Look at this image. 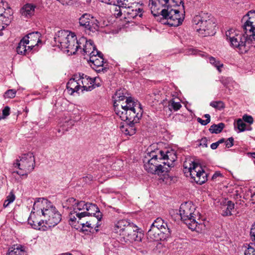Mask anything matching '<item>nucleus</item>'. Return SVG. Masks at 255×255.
Returning a JSON list of instances; mask_svg holds the SVG:
<instances>
[{
    "label": "nucleus",
    "mask_w": 255,
    "mask_h": 255,
    "mask_svg": "<svg viewBox=\"0 0 255 255\" xmlns=\"http://www.w3.org/2000/svg\"><path fill=\"white\" fill-rule=\"evenodd\" d=\"M61 215L47 199L39 198L34 201L28 222L34 229L46 231L57 225Z\"/></svg>",
    "instance_id": "f257e3e1"
},
{
    "label": "nucleus",
    "mask_w": 255,
    "mask_h": 255,
    "mask_svg": "<svg viewBox=\"0 0 255 255\" xmlns=\"http://www.w3.org/2000/svg\"><path fill=\"white\" fill-rule=\"evenodd\" d=\"M183 4V0H149L148 6L153 15L162 16V24L176 27L184 19Z\"/></svg>",
    "instance_id": "f03ea898"
},
{
    "label": "nucleus",
    "mask_w": 255,
    "mask_h": 255,
    "mask_svg": "<svg viewBox=\"0 0 255 255\" xmlns=\"http://www.w3.org/2000/svg\"><path fill=\"white\" fill-rule=\"evenodd\" d=\"M176 159L173 150H152L145 154L143 159L144 168L148 173L159 175L168 172Z\"/></svg>",
    "instance_id": "7ed1b4c3"
},
{
    "label": "nucleus",
    "mask_w": 255,
    "mask_h": 255,
    "mask_svg": "<svg viewBox=\"0 0 255 255\" xmlns=\"http://www.w3.org/2000/svg\"><path fill=\"white\" fill-rule=\"evenodd\" d=\"M125 89L117 90L114 96V107L115 113L120 118L127 119L129 117L131 120H137L141 113V105L137 100L126 96Z\"/></svg>",
    "instance_id": "20e7f679"
},
{
    "label": "nucleus",
    "mask_w": 255,
    "mask_h": 255,
    "mask_svg": "<svg viewBox=\"0 0 255 255\" xmlns=\"http://www.w3.org/2000/svg\"><path fill=\"white\" fill-rule=\"evenodd\" d=\"M226 40L230 46L241 54L247 52L250 47V42L248 33H244L239 30L231 28L226 32Z\"/></svg>",
    "instance_id": "39448f33"
},
{
    "label": "nucleus",
    "mask_w": 255,
    "mask_h": 255,
    "mask_svg": "<svg viewBox=\"0 0 255 255\" xmlns=\"http://www.w3.org/2000/svg\"><path fill=\"white\" fill-rule=\"evenodd\" d=\"M55 44L59 48L70 54H75L77 51L76 45L78 39L74 32L68 30H60L55 33Z\"/></svg>",
    "instance_id": "423d86ee"
},
{
    "label": "nucleus",
    "mask_w": 255,
    "mask_h": 255,
    "mask_svg": "<svg viewBox=\"0 0 255 255\" xmlns=\"http://www.w3.org/2000/svg\"><path fill=\"white\" fill-rule=\"evenodd\" d=\"M195 211V207L191 202H185L180 205L179 214L181 219L190 229L200 232L205 226L196 221L194 217Z\"/></svg>",
    "instance_id": "0eeeda50"
},
{
    "label": "nucleus",
    "mask_w": 255,
    "mask_h": 255,
    "mask_svg": "<svg viewBox=\"0 0 255 255\" xmlns=\"http://www.w3.org/2000/svg\"><path fill=\"white\" fill-rule=\"evenodd\" d=\"M88 202L79 201L74 198H69L66 200L64 207L69 209V220L72 222L76 221L77 218L79 220L85 217Z\"/></svg>",
    "instance_id": "6e6552de"
},
{
    "label": "nucleus",
    "mask_w": 255,
    "mask_h": 255,
    "mask_svg": "<svg viewBox=\"0 0 255 255\" xmlns=\"http://www.w3.org/2000/svg\"><path fill=\"white\" fill-rule=\"evenodd\" d=\"M193 22L196 25L197 31L201 36L213 35L215 33L214 29L216 24L208 14L196 15L194 18Z\"/></svg>",
    "instance_id": "1a4fd4ad"
},
{
    "label": "nucleus",
    "mask_w": 255,
    "mask_h": 255,
    "mask_svg": "<svg viewBox=\"0 0 255 255\" xmlns=\"http://www.w3.org/2000/svg\"><path fill=\"white\" fill-rule=\"evenodd\" d=\"M13 166L19 169V171L15 172L17 174L21 176L27 175L35 166V158L33 153L28 152L22 154L16 159L13 163Z\"/></svg>",
    "instance_id": "9d476101"
},
{
    "label": "nucleus",
    "mask_w": 255,
    "mask_h": 255,
    "mask_svg": "<svg viewBox=\"0 0 255 255\" xmlns=\"http://www.w3.org/2000/svg\"><path fill=\"white\" fill-rule=\"evenodd\" d=\"M77 47V52H80L84 56L87 55L89 56L94 55V54H98L100 53L93 42L91 39L87 40L85 37H81L78 39V41L76 45Z\"/></svg>",
    "instance_id": "9b49d317"
},
{
    "label": "nucleus",
    "mask_w": 255,
    "mask_h": 255,
    "mask_svg": "<svg viewBox=\"0 0 255 255\" xmlns=\"http://www.w3.org/2000/svg\"><path fill=\"white\" fill-rule=\"evenodd\" d=\"M191 178L196 183L201 185L207 180L208 174L201 165L192 162L187 168Z\"/></svg>",
    "instance_id": "f8f14e48"
},
{
    "label": "nucleus",
    "mask_w": 255,
    "mask_h": 255,
    "mask_svg": "<svg viewBox=\"0 0 255 255\" xmlns=\"http://www.w3.org/2000/svg\"><path fill=\"white\" fill-rule=\"evenodd\" d=\"M244 29L246 33L249 34L250 39L255 46V10H252L243 17Z\"/></svg>",
    "instance_id": "ddd939ff"
},
{
    "label": "nucleus",
    "mask_w": 255,
    "mask_h": 255,
    "mask_svg": "<svg viewBox=\"0 0 255 255\" xmlns=\"http://www.w3.org/2000/svg\"><path fill=\"white\" fill-rule=\"evenodd\" d=\"M137 230V227L133 223H131L122 236L129 242H140L142 235Z\"/></svg>",
    "instance_id": "4468645a"
},
{
    "label": "nucleus",
    "mask_w": 255,
    "mask_h": 255,
    "mask_svg": "<svg viewBox=\"0 0 255 255\" xmlns=\"http://www.w3.org/2000/svg\"><path fill=\"white\" fill-rule=\"evenodd\" d=\"M143 110L141 109V113L139 117L137 118V120H131L129 119V117L128 116L127 119H123L121 118L122 121H126L127 124L125 125L121 126L122 132L127 135H132L135 133V128L134 126V124L138 122L139 119L142 117L143 114Z\"/></svg>",
    "instance_id": "2eb2a0df"
},
{
    "label": "nucleus",
    "mask_w": 255,
    "mask_h": 255,
    "mask_svg": "<svg viewBox=\"0 0 255 255\" xmlns=\"http://www.w3.org/2000/svg\"><path fill=\"white\" fill-rule=\"evenodd\" d=\"M170 234L167 233L165 231L160 230L150 226V229L147 232V237L151 241H158L164 240L169 236Z\"/></svg>",
    "instance_id": "dca6fc26"
},
{
    "label": "nucleus",
    "mask_w": 255,
    "mask_h": 255,
    "mask_svg": "<svg viewBox=\"0 0 255 255\" xmlns=\"http://www.w3.org/2000/svg\"><path fill=\"white\" fill-rule=\"evenodd\" d=\"M89 61L91 67L97 72H100L106 70V68H103L104 58L102 53L100 52L98 54L91 56Z\"/></svg>",
    "instance_id": "f3484780"
},
{
    "label": "nucleus",
    "mask_w": 255,
    "mask_h": 255,
    "mask_svg": "<svg viewBox=\"0 0 255 255\" xmlns=\"http://www.w3.org/2000/svg\"><path fill=\"white\" fill-rule=\"evenodd\" d=\"M67 89L70 94L74 93H79L81 91V87L80 83V78L78 74L75 75L71 78L67 83Z\"/></svg>",
    "instance_id": "a211bd4d"
},
{
    "label": "nucleus",
    "mask_w": 255,
    "mask_h": 255,
    "mask_svg": "<svg viewBox=\"0 0 255 255\" xmlns=\"http://www.w3.org/2000/svg\"><path fill=\"white\" fill-rule=\"evenodd\" d=\"M80 78V83L81 87V91H91L93 89V85H92V78L85 75L83 73L78 74Z\"/></svg>",
    "instance_id": "6ab92c4d"
},
{
    "label": "nucleus",
    "mask_w": 255,
    "mask_h": 255,
    "mask_svg": "<svg viewBox=\"0 0 255 255\" xmlns=\"http://www.w3.org/2000/svg\"><path fill=\"white\" fill-rule=\"evenodd\" d=\"M93 216L96 218L97 221L100 222L102 218V215L100 212V210L98 206L91 203H88L87 209L86 211V216Z\"/></svg>",
    "instance_id": "aec40b11"
},
{
    "label": "nucleus",
    "mask_w": 255,
    "mask_h": 255,
    "mask_svg": "<svg viewBox=\"0 0 255 255\" xmlns=\"http://www.w3.org/2000/svg\"><path fill=\"white\" fill-rule=\"evenodd\" d=\"M250 238L252 243H250L248 248L245 251L244 255H255V223L251 227Z\"/></svg>",
    "instance_id": "412c9836"
},
{
    "label": "nucleus",
    "mask_w": 255,
    "mask_h": 255,
    "mask_svg": "<svg viewBox=\"0 0 255 255\" xmlns=\"http://www.w3.org/2000/svg\"><path fill=\"white\" fill-rule=\"evenodd\" d=\"M22 38L18 43L17 47H16V51L18 54L21 55H26L28 54L34 46L33 44L30 46H27L26 45L28 43L26 41V39Z\"/></svg>",
    "instance_id": "4be33fe9"
},
{
    "label": "nucleus",
    "mask_w": 255,
    "mask_h": 255,
    "mask_svg": "<svg viewBox=\"0 0 255 255\" xmlns=\"http://www.w3.org/2000/svg\"><path fill=\"white\" fill-rule=\"evenodd\" d=\"M130 222L126 220H121L118 221L115 224L114 227V232L122 236L126 229L130 224Z\"/></svg>",
    "instance_id": "5701e85b"
},
{
    "label": "nucleus",
    "mask_w": 255,
    "mask_h": 255,
    "mask_svg": "<svg viewBox=\"0 0 255 255\" xmlns=\"http://www.w3.org/2000/svg\"><path fill=\"white\" fill-rule=\"evenodd\" d=\"M235 204L231 201H225L222 207V215L229 216L232 215V211L234 210Z\"/></svg>",
    "instance_id": "b1692460"
},
{
    "label": "nucleus",
    "mask_w": 255,
    "mask_h": 255,
    "mask_svg": "<svg viewBox=\"0 0 255 255\" xmlns=\"http://www.w3.org/2000/svg\"><path fill=\"white\" fill-rule=\"evenodd\" d=\"M151 227H155V228L160 230L165 231L167 233L170 234V230L168 228L166 223L160 218H157L155 221L151 225Z\"/></svg>",
    "instance_id": "393cba45"
},
{
    "label": "nucleus",
    "mask_w": 255,
    "mask_h": 255,
    "mask_svg": "<svg viewBox=\"0 0 255 255\" xmlns=\"http://www.w3.org/2000/svg\"><path fill=\"white\" fill-rule=\"evenodd\" d=\"M35 6L30 3H27L23 5L21 9L22 15L26 17H30L33 15Z\"/></svg>",
    "instance_id": "a878e982"
},
{
    "label": "nucleus",
    "mask_w": 255,
    "mask_h": 255,
    "mask_svg": "<svg viewBox=\"0 0 255 255\" xmlns=\"http://www.w3.org/2000/svg\"><path fill=\"white\" fill-rule=\"evenodd\" d=\"M7 255H26L24 248L20 245L9 248Z\"/></svg>",
    "instance_id": "bb28decb"
},
{
    "label": "nucleus",
    "mask_w": 255,
    "mask_h": 255,
    "mask_svg": "<svg viewBox=\"0 0 255 255\" xmlns=\"http://www.w3.org/2000/svg\"><path fill=\"white\" fill-rule=\"evenodd\" d=\"M87 24H88V25L85 26V28L86 30H88L92 32H95L99 30V22L94 16H92L90 18V20H89Z\"/></svg>",
    "instance_id": "cd10ccee"
},
{
    "label": "nucleus",
    "mask_w": 255,
    "mask_h": 255,
    "mask_svg": "<svg viewBox=\"0 0 255 255\" xmlns=\"http://www.w3.org/2000/svg\"><path fill=\"white\" fill-rule=\"evenodd\" d=\"M40 33L38 32H31L28 34L23 38H27V40L26 39L25 40L28 43H29L30 42L31 43V44H33V45H36L37 44V42H38L40 41Z\"/></svg>",
    "instance_id": "c85d7f7f"
},
{
    "label": "nucleus",
    "mask_w": 255,
    "mask_h": 255,
    "mask_svg": "<svg viewBox=\"0 0 255 255\" xmlns=\"http://www.w3.org/2000/svg\"><path fill=\"white\" fill-rule=\"evenodd\" d=\"M99 223L97 221V223L94 224L93 221H87L85 223H80V225L82 226L81 230L84 232L90 231L94 228H98L100 225Z\"/></svg>",
    "instance_id": "c756f323"
},
{
    "label": "nucleus",
    "mask_w": 255,
    "mask_h": 255,
    "mask_svg": "<svg viewBox=\"0 0 255 255\" xmlns=\"http://www.w3.org/2000/svg\"><path fill=\"white\" fill-rule=\"evenodd\" d=\"M209 62L214 66L219 73L222 72V68L223 67V64L215 58L210 56L208 58Z\"/></svg>",
    "instance_id": "7c9ffc66"
},
{
    "label": "nucleus",
    "mask_w": 255,
    "mask_h": 255,
    "mask_svg": "<svg viewBox=\"0 0 255 255\" xmlns=\"http://www.w3.org/2000/svg\"><path fill=\"white\" fill-rule=\"evenodd\" d=\"M224 128L225 125L222 123H219L217 125L214 124L210 127L209 131L212 133L217 134L220 133Z\"/></svg>",
    "instance_id": "2f4dec72"
},
{
    "label": "nucleus",
    "mask_w": 255,
    "mask_h": 255,
    "mask_svg": "<svg viewBox=\"0 0 255 255\" xmlns=\"http://www.w3.org/2000/svg\"><path fill=\"white\" fill-rule=\"evenodd\" d=\"M92 15L88 13L83 14L79 19V22L80 26H82L85 28V26H88L87 24L89 20H90V18L92 17Z\"/></svg>",
    "instance_id": "473e14b6"
},
{
    "label": "nucleus",
    "mask_w": 255,
    "mask_h": 255,
    "mask_svg": "<svg viewBox=\"0 0 255 255\" xmlns=\"http://www.w3.org/2000/svg\"><path fill=\"white\" fill-rule=\"evenodd\" d=\"M210 106L218 110H222L225 108V104L221 101H213L210 103Z\"/></svg>",
    "instance_id": "72a5a7b5"
},
{
    "label": "nucleus",
    "mask_w": 255,
    "mask_h": 255,
    "mask_svg": "<svg viewBox=\"0 0 255 255\" xmlns=\"http://www.w3.org/2000/svg\"><path fill=\"white\" fill-rule=\"evenodd\" d=\"M168 106L170 110H173L174 111H177L180 109L181 105L180 102H175L174 100H171L169 102Z\"/></svg>",
    "instance_id": "f704fd0d"
},
{
    "label": "nucleus",
    "mask_w": 255,
    "mask_h": 255,
    "mask_svg": "<svg viewBox=\"0 0 255 255\" xmlns=\"http://www.w3.org/2000/svg\"><path fill=\"white\" fill-rule=\"evenodd\" d=\"M15 199V196L14 193L12 192H10L4 202L3 206L4 207H7L10 203L14 201Z\"/></svg>",
    "instance_id": "c9c22d12"
},
{
    "label": "nucleus",
    "mask_w": 255,
    "mask_h": 255,
    "mask_svg": "<svg viewBox=\"0 0 255 255\" xmlns=\"http://www.w3.org/2000/svg\"><path fill=\"white\" fill-rule=\"evenodd\" d=\"M237 124L240 132L244 131L246 130H251V128H246V124L244 122V121L241 119L238 120Z\"/></svg>",
    "instance_id": "e433bc0d"
},
{
    "label": "nucleus",
    "mask_w": 255,
    "mask_h": 255,
    "mask_svg": "<svg viewBox=\"0 0 255 255\" xmlns=\"http://www.w3.org/2000/svg\"><path fill=\"white\" fill-rule=\"evenodd\" d=\"M149 97L150 98L149 100L153 102H159L160 100L161 94L158 91L154 92L149 95Z\"/></svg>",
    "instance_id": "4c0bfd02"
},
{
    "label": "nucleus",
    "mask_w": 255,
    "mask_h": 255,
    "mask_svg": "<svg viewBox=\"0 0 255 255\" xmlns=\"http://www.w3.org/2000/svg\"><path fill=\"white\" fill-rule=\"evenodd\" d=\"M124 1L126 0H115L114 5L119 6V11L117 14L118 16H121L122 14L121 11L120 10V7L125 8V2Z\"/></svg>",
    "instance_id": "58836bf2"
},
{
    "label": "nucleus",
    "mask_w": 255,
    "mask_h": 255,
    "mask_svg": "<svg viewBox=\"0 0 255 255\" xmlns=\"http://www.w3.org/2000/svg\"><path fill=\"white\" fill-rule=\"evenodd\" d=\"M204 117L206 118V120H203L200 118H198L197 121L198 123L203 126H206L210 122V116L209 114H205Z\"/></svg>",
    "instance_id": "ea45409f"
},
{
    "label": "nucleus",
    "mask_w": 255,
    "mask_h": 255,
    "mask_svg": "<svg viewBox=\"0 0 255 255\" xmlns=\"http://www.w3.org/2000/svg\"><path fill=\"white\" fill-rule=\"evenodd\" d=\"M16 91L14 89H10L7 90L4 94V98H13L15 97L16 95Z\"/></svg>",
    "instance_id": "a19ab883"
},
{
    "label": "nucleus",
    "mask_w": 255,
    "mask_h": 255,
    "mask_svg": "<svg viewBox=\"0 0 255 255\" xmlns=\"http://www.w3.org/2000/svg\"><path fill=\"white\" fill-rule=\"evenodd\" d=\"M138 0H126L124 1L125 2V8H128L130 10V8L132 7V5L135 4H138Z\"/></svg>",
    "instance_id": "79ce46f5"
},
{
    "label": "nucleus",
    "mask_w": 255,
    "mask_h": 255,
    "mask_svg": "<svg viewBox=\"0 0 255 255\" xmlns=\"http://www.w3.org/2000/svg\"><path fill=\"white\" fill-rule=\"evenodd\" d=\"M93 82L92 85H93V89L96 87L101 86V80L99 77L92 78Z\"/></svg>",
    "instance_id": "37998d69"
},
{
    "label": "nucleus",
    "mask_w": 255,
    "mask_h": 255,
    "mask_svg": "<svg viewBox=\"0 0 255 255\" xmlns=\"http://www.w3.org/2000/svg\"><path fill=\"white\" fill-rule=\"evenodd\" d=\"M142 10V9L140 8H135V9H132L131 11L132 12V13H130L131 14H132V15L131 16H132V17H135L137 16L141 17L142 15V13L141 12Z\"/></svg>",
    "instance_id": "c03bdc74"
},
{
    "label": "nucleus",
    "mask_w": 255,
    "mask_h": 255,
    "mask_svg": "<svg viewBox=\"0 0 255 255\" xmlns=\"http://www.w3.org/2000/svg\"><path fill=\"white\" fill-rule=\"evenodd\" d=\"M10 108L8 106H6L3 109L2 112V116H0V119H5L6 117H7L9 115Z\"/></svg>",
    "instance_id": "a18cd8bd"
},
{
    "label": "nucleus",
    "mask_w": 255,
    "mask_h": 255,
    "mask_svg": "<svg viewBox=\"0 0 255 255\" xmlns=\"http://www.w3.org/2000/svg\"><path fill=\"white\" fill-rule=\"evenodd\" d=\"M243 120L244 122L249 123V124H253L254 122L253 118L251 116L247 115L243 116Z\"/></svg>",
    "instance_id": "49530a36"
},
{
    "label": "nucleus",
    "mask_w": 255,
    "mask_h": 255,
    "mask_svg": "<svg viewBox=\"0 0 255 255\" xmlns=\"http://www.w3.org/2000/svg\"><path fill=\"white\" fill-rule=\"evenodd\" d=\"M234 139L232 137H229L225 140V145L226 147H231L234 145Z\"/></svg>",
    "instance_id": "de8ad7c7"
},
{
    "label": "nucleus",
    "mask_w": 255,
    "mask_h": 255,
    "mask_svg": "<svg viewBox=\"0 0 255 255\" xmlns=\"http://www.w3.org/2000/svg\"><path fill=\"white\" fill-rule=\"evenodd\" d=\"M232 80L229 77H223L220 80L221 82L225 86H227L231 82Z\"/></svg>",
    "instance_id": "09e8293b"
},
{
    "label": "nucleus",
    "mask_w": 255,
    "mask_h": 255,
    "mask_svg": "<svg viewBox=\"0 0 255 255\" xmlns=\"http://www.w3.org/2000/svg\"><path fill=\"white\" fill-rule=\"evenodd\" d=\"M63 5H71L74 3V0H57Z\"/></svg>",
    "instance_id": "8fccbe9b"
},
{
    "label": "nucleus",
    "mask_w": 255,
    "mask_h": 255,
    "mask_svg": "<svg viewBox=\"0 0 255 255\" xmlns=\"http://www.w3.org/2000/svg\"><path fill=\"white\" fill-rule=\"evenodd\" d=\"M248 195L250 196L251 200L253 203H255V191H253L252 189L249 190L248 192Z\"/></svg>",
    "instance_id": "3c124183"
},
{
    "label": "nucleus",
    "mask_w": 255,
    "mask_h": 255,
    "mask_svg": "<svg viewBox=\"0 0 255 255\" xmlns=\"http://www.w3.org/2000/svg\"><path fill=\"white\" fill-rule=\"evenodd\" d=\"M200 145L207 147V139L206 138H202L200 140Z\"/></svg>",
    "instance_id": "603ef678"
},
{
    "label": "nucleus",
    "mask_w": 255,
    "mask_h": 255,
    "mask_svg": "<svg viewBox=\"0 0 255 255\" xmlns=\"http://www.w3.org/2000/svg\"><path fill=\"white\" fill-rule=\"evenodd\" d=\"M222 174L220 172L216 171L213 175V176L212 177V178L213 180H216L218 177H222Z\"/></svg>",
    "instance_id": "864d4df0"
},
{
    "label": "nucleus",
    "mask_w": 255,
    "mask_h": 255,
    "mask_svg": "<svg viewBox=\"0 0 255 255\" xmlns=\"http://www.w3.org/2000/svg\"><path fill=\"white\" fill-rule=\"evenodd\" d=\"M115 0H101L102 2H104L105 3L108 4H113L114 5V2Z\"/></svg>",
    "instance_id": "5fc2aeb1"
},
{
    "label": "nucleus",
    "mask_w": 255,
    "mask_h": 255,
    "mask_svg": "<svg viewBox=\"0 0 255 255\" xmlns=\"http://www.w3.org/2000/svg\"><path fill=\"white\" fill-rule=\"evenodd\" d=\"M219 143H218V142H214V143H213L211 144V148L212 149H216L218 146H219Z\"/></svg>",
    "instance_id": "6e6d98bb"
},
{
    "label": "nucleus",
    "mask_w": 255,
    "mask_h": 255,
    "mask_svg": "<svg viewBox=\"0 0 255 255\" xmlns=\"http://www.w3.org/2000/svg\"><path fill=\"white\" fill-rule=\"evenodd\" d=\"M3 7L2 6V1L0 0V15H2Z\"/></svg>",
    "instance_id": "4d7b16f0"
},
{
    "label": "nucleus",
    "mask_w": 255,
    "mask_h": 255,
    "mask_svg": "<svg viewBox=\"0 0 255 255\" xmlns=\"http://www.w3.org/2000/svg\"><path fill=\"white\" fill-rule=\"evenodd\" d=\"M5 27V25L3 24L1 21H0V31L3 29Z\"/></svg>",
    "instance_id": "13d9d810"
},
{
    "label": "nucleus",
    "mask_w": 255,
    "mask_h": 255,
    "mask_svg": "<svg viewBox=\"0 0 255 255\" xmlns=\"http://www.w3.org/2000/svg\"><path fill=\"white\" fill-rule=\"evenodd\" d=\"M217 142L219 143V144L222 143L223 142L225 143V139L224 138H222L219 139Z\"/></svg>",
    "instance_id": "bf43d9fd"
},
{
    "label": "nucleus",
    "mask_w": 255,
    "mask_h": 255,
    "mask_svg": "<svg viewBox=\"0 0 255 255\" xmlns=\"http://www.w3.org/2000/svg\"><path fill=\"white\" fill-rule=\"evenodd\" d=\"M252 156L253 158H255V152L252 153Z\"/></svg>",
    "instance_id": "052dcab7"
},
{
    "label": "nucleus",
    "mask_w": 255,
    "mask_h": 255,
    "mask_svg": "<svg viewBox=\"0 0 255 255\" xmlns=\"http://www.w3.org/2000/svg\"><path fill=\"white\" fill-rule=\"evenodd\" d=\"M117 163L118 164H119V163H121V161H120V160H118V161H117Z\"/></svg>",
    "instance_id": "680f3d73"
},
{
    "label": "nucleus",
    "mask_w": 255,
    "mask_h": 255,
    "mask_svg": "<svg viewBox=\"0 0 255 255\" xmlns=\"http://www.w3.org/2000/svg\"><path fill=\"white\" fill-rule=\"evenodd\" d=\"M63 255H72L71 254H65Z\"/></svg>",
    "instance_id": "e2e57ef3"
},
{
    "label": "nucleus",
    "mask_w": 255,
    "mask_h": 255,
    "mask_svg": "<svg viewBox=\"0 0 255 255\" xmlns=\"http://www.w3.org/2000/svg\"><path fill=\"white\" fill-rule=\"evenodd\" d=\"M194 51H195V50H193V51H192V53H193V54H195V53L194 52Z\"/></svg>",
    "instance_id": "0e129e2a"
},
{
    "label": "nucleus",
    "mask_w": 255,
    "mask_h": 255,
    "mask_svg": "<svg viewBox=\"0 0 255 255\" xmlns=\"http://www.w3.org/2000/svg\"><path fill=\"white\" fill-rule=\"evenodd\" d=\"M194 51H195V50H193V51H192V53H193V54H195V53L194 52Z\"/></svg>",
    "instance_id": "69168bd1"
},
{
    "label": "nucleus",
    "mask_w": 255,
    "mask_h": 255,
    "mask_svg": "<svg viewBox=\"0 0 255 255\" xmlns=\"http://www.w3.org/2000/svg\"><path fill=\"white\" fill-rule=\"evenodd\" d=\"M194 51H195V50H193V51H192V53H193V54H195V53L194 52Z\"/></svg>",
    "instance_id": "338daca9"
}]
</instances>
